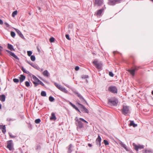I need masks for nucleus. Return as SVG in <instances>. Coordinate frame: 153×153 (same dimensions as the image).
<instances>
[{"mask_svg": "<svg viewBox=\"0 0 153 153\" xmlns=\"http://www.w3.org/2000/svg\"><path fill=\"white\" fill-rule=\"evenodd\" d=\"M75 120L77 122V123H76V124L77 126V129L78 130L79 129H80L83 127V124L81 121L87 124L88 123V122L83 119L81 118L78 119L77 117H75Z\"/></svg>", "mask_w": 153, "mask_h": 153, "instance_id": "f257e3e1", "label": "nucleus"}, {"mask_svg": "<svg viewBox=\"0 0 153 153\" xmlns=\"http://www.w3.org/2000/svg\"><path fill=\"white\" fill-rule=\"evenodd\" d=\"M118 102V100L116 98H112L108 100V103L111 105L117 106Z\"/></svg>", "mask_w": 153, "mask_h": 153, "instance_id": "f03ea898", "label": "nucleus"}, {"mask_svg": "<svg viewBox=\"0 0 153 153\" xmlns=\"http://www.w3.org/2000/svg\"><path fill=\"white\" fill-rule=\"evenodd\" d=\"M54 85L58 89L62 92L66 93H68V91L66 90V89L65 88L62 87L59 84L55 82L54 83Z\"/></svg>", "mask_w": 153, "mask_h": 153, "instance_id": "7ed1b4c3", "label": "nucleus"}, {"mask_svg": "<svg viewBox=\"0 0 153 153\" xmlns=\"http://www.w3.org/2000/svg\"><path fill=\"white\" fill-rule=\"evenodd\" d=\"M93 63L97 69H102V65L101 62H99L97 61L94 60L93 62Z\"/></svg>", "mask_w": 153, "mask_h": 153, "instance_id": "20e7f679", "label": "nucleus"}, {"mask_svg": "<svg viewBox=\"0 0 153 153\" xmlns=\"http://www.w3.org/2000/svg\"><path fill=\"white\" fill-rule=\"evenodd\" d=\"M103 0H94V5L95 6H100L103 4Z\"/></svg>", "mask_w": 153, "mask_h": 153, "instance_id": "39448f33", "label": "nucleus"}, {"mask_svg": "<svg viewBox=\"0 0 153 153\" xmlns=\"http://www.w3.org/2000/svg\"><path fill=\"white\" fill-rule=\"evenodd\" d=\"M129 111V107L126 106H123L122 110V113L124 115H126L128 113Z\"/></svg>", "mask_w": 153, "mask_h": 153, "instance_id": "423d86ee", "label": "nucleus"}, {"mask_svg": "<svg viewBox=\"0 0 153 153\" xmlns=\"http://www.w3.org/2000/svg\"><path fill=\"white\" fill-rule=\"evenodd\" d=\"M77 104L80 106V108L81 109V111L83 113H88V110L82 105L79 102H77Z\"/></svg>", "mask_w": 153, "mask_h": 153, "instance_id": "0eeeda50", "label": "nucleus"}, {"mask_svg": "<svg viewBox=\"0 0 153 153\" xmlns=\"http://www.w3.org/2000/svg\"><path fill=\"white\" fill-rule=\"evenodd\" d=\"M75 94L77 95V96L79 97V98L80 101L82 103H86L87 104V103L86 101H85V99L82 96V95L79 94V93L77 92H75Z\"/></svg>", "mask_w": 153, "mask_h": 153, "instance_id": "6e6552de", "label": "nucleus"}, {"mask_svg": "<svg viewBox=\"0 0 153 153\" xmlns=\"http://www.w3.org/2000/svg\"><path fill=\"white\" fill-rule=\"evenodd\" d=\"M7 148L10 151H12L13 149V143L12 140H10L7 142Z\"/></svg>", "mask_w": 153, "mask_h": 153, "instance_id": "1a4fd4ad", "label": "nucleus"}, {"mask_svg": "<svg viewBox=\"0 0 153 153\" xmlns=\"http://www.w3.org/2000/svg\"><path fill=\"white\" fill-rule=\"evenodd\" d=\"M121 0H109L108 2V4L111 5H113L117 3L120 2Z\"/></svg>", "mask_w": 153, "mask_h": 153, "instance_id": "9d476101", "label": "nucleus"}, {"mask_svg": "<svg viewBox=\"0 0 153 153\" xmlns=\"http://www.w3.org/2000/svg\"><path fill=\"white\" fill-rule=\"evenodd\" d=\"M133 145L134 147V149L136 151H138L139 149H141L144 148V146L142 145H137L134 143H133Z\"/></svg>", "mask_w": 153, "mask_h": 153, "instance_id": "9b49d317", "label": "nucleus"}, {"mask_svg": "<svg viewBox=\"0 0 153 153\" xmlns=\"http://www.w3.org/2000/svg\"><path fill=\"white\" fill-rule=\"evenodd\" d=\"M108 90L109 91L114 93H117V90L116 87L115 86H110L109 87Z\"/></svg>", "mask_w": 153, "mask_h": 153, "instance_id": "f8f14e48", "label": "nucleus"}, {"mask_svg": "<svg viewBox=\"0 0 153 153\" xmlns=\"http://www.w3.org/2000/svg\"><path fill=\"white\" fill-rule=\"evenodd\" d=\"M139 68V67H135L134 69H128L127 71L129 72L130 74L133 76H134L135 72Z\"/></svg>", "mask_w": 153, "mask_h": 153, "instance_id": "ddd939ff", "label": "nucleus"}, {"mask_svg": "<svg viewBox=\"0 0 153 153\" xmlns=\"http://www.w3.org/2000/svg\"><path fill=\"white\" fill-rule=\"evenodd\" d=\"M101 138L99 135H98L97 138L96 139V142L97 145L99 147H100L101 146Z\"/></svg>", "mask_w": 153, "mask_h": 153, "instance_id": "4468645a", "label": "nucleus"}, {"mask_svg": "<svg viewBox=\"0 0 153 153\" xmlns=\"http://www.w3.org/2000/svg\"><path fill=\"white\" fill-rule=\"evenodd\" d=\"M27 62L35 68L37 70H39V69H40V68L37 65L34 64L33 63L31 62H30L27 61Z\"/></svg>", "mask_w": 153, "mask_h": 153, "instance_id": "2eb2a0df", "label": "nucleus"}, {"mask_svg": "<svg viewBox=\"0 0 153 153\" xmlns=\"http://www.w3.org/2000/svg\"><path fill=\"white\" fill-rule=\"evenodd\" d=\"M14 29L20 37L23 39H25L24 36L19 30L16 28H14Z\"/></svg>", "mask_w": 153, "mask_h": 153, "instance_id": "dca6fc26", "label": "nucleus"}, {"mask_svg": "<svg viewBox=\"0 0 153 153\" xmlns=\"http://www.w3.org/2000/svg\"><path fill=\"white\" fill-rule=\"evenodd\" d=\"M104 9H101L100 10H98L97 13H96V15L98 17H100Z\"/></svg>", "mask_w": 153, "mask_h": 153, "instance_id": "f3484780", "label": "nucleus"}, {"mask_svg": "<svg viewBox=\"0 0 153 153\" xmlns=\"http://www.w3.org/2000/svg\"><path fill=\"white\" fill-rule=\"evenodd\" d=\"M25 76L23 75H21L19 77V81L20 83L23 82L25 79Z\"/></svg>", "mask_w": 153, "mask_h": 153, "instance_id": "a211bd4d", "label": "nucleus"}, {"mask_svg": "<svg viewBox=\"0 0 153 153\" xmlns=\"http://www.w3.org/2000/svg\"><path fill=\"white\" fill-rule=\"evenodd\" d=\"M43 74L45 76L48 77L50 76V74L47 70H45L43 72Z\"/></svg>", "mask_w": 153, "mask_h": 153, "instance_id": "6ab92c4d", "label": "nucleus"}, {"mask_svg": "<svg viewBox=\"0 0 153 153\" xmlns=\"http://www.w3.org/2000/svg\"><path fill=\"white\" fill-rule=\"evenodd\" d=\"M69 104L71 105L78 112L81 113L80 110L74 104H73L72 102H69Z\"/></svg>", "mask_w": 153, "mask_h": 153, "instance_id": "aec40b11", "label": "nucleus"}, {"mask_svg": "<svg viewBox=\"0 0 153 153\" xmlns=\"http://www.w3.org/2000/svg\"><path fill=\"white\" fill-rule=\"evenodd\" d=\"M0 129H2V132L4 134L6 132V127L5 125H0Z\"/></svg>", "mask_w": 153, "mask_h": 153, "instance_id": "412c9836", "label": "nucleus"}, {"mask_svg": "<svg viewBox=\"0 0 153 153\" xmlns=\"http://www.w3.org/2000/svg\"><path fill=\"white\" fill-rule=\"evenodd\" d=\"M50 119L52 120H55L56 119V118L55 114L53 113H51V116L50 117Z\"/></svg>", "mask_w": 153, "mask_h": 153, "instance_id": "4be33fe9", "label": "nucleus"}, {"mask_svg": "<svg viewBox=\"0 0 153 153\" xmlns=\"http://www.w3.org/2000/svg\"><path fill=\"white\" fill-rule=\"evenodd\" d=\"M5 100V96L4 95H0V100L2 102H4Z\"/></svg>", "mask_w": 153, "mask_h": 153, "instance_id": "5701e85b", "label": "nucleus"}, {"mask_svg": "<svg viewBox=\"0 0 153 153\" xmlns=\"http://www.w3.org/2000/svg\"><path fill=\"white\" fill-rule=\"evenodd\" d=\"M8 48L11 51H15V50L13 48V46L10 44H8Z\"/></svg>", "mask_w": 153, "mask_h": 153, "instance_id": "b1692460", "label": "nucleus"}, {"mask_svg": "<svg viewBox=\"0 0 153 153\" xmlns=\"http://www.w3.org/2000/svg\"><path fill=\"white\" fill-rule=\"evenodd\" d=\"M130 126H133L134 127H135L137 126V125L134 123L133 121H131L130 123L129 124Z\"/></svg>", "mask_w": 153, "mask_h": 153, "instance_id": "393cba45", "label": "nucleus"}, {"mask_svg": "<svg viewBox=\"0 0 153 153\" xmlns=\"http://www.w3.org/2000/svg\"><path fill=\"white\" fill-rule=\"evenodd\" d=\"M10 55L13 56V57H14L16 59H18V60L19 59V58L14 53H13L12 52L10 54Z\"/></svg>", "mask_w": 153, "mask_h": 153, "instance_id": "a878e982", "label": "nucleus"}, {"mask_svg": "<svg viewBox=\"0 0 153 153\" xmlns=\"http://www.w3.org/2000/svg\"><path fill=\"white\" fill-rule=\"evenodd\" d=\"M10 55L13 56V57H14L16 59H18V60L19 59V58L14 53H13L12 52L10 54Z\"/></svg>", "mask_w": 153, "mask_h": 153, "instance_id": "bb28decb", "label": "nucleus"}, {"mask_svg": "<svg viewBox=\"0 0 153 153\" xmlns=\"http://www.w3.org/2000/svg\"><path fill=\"white\" fill-rule=\"evenodd\" d=\"M21 70L23 71V72L25 73H26L27 74H28L29 73V71L26 70L23 67H22L21 68Z\"/></svg>", "mask_w": 153, "mask_h": 153, "instance_id": "cd10ccee", "label": "nucleus"}, {"mask_svg": "<svg viewBox=\"0 0 153 153\" xmlns=\"http://www.w3.org/2000/svg\"><path fill=\"white\" fill-rule=\"evenodd\" d=\"M32 77L33 79L34 80V81H36V82H38V81L39 80V79L34 75H32Z\"/></svg>", "mask_w": 153, "mask_h": 153, "instance_id": "c85d7f7f", "label": "nucleus"}, {"mask_svg": "<svg viewBox=\"0 0 153 153\" xmlns=\"http://www.w3.org/2000/svg\"><path fill=\"white\" fill-rule=\"evenodd\" d=\"M72 147V145L71 144H70L68 148V153H71L72 152V150L71 149V148Z\"/></svg>", "mask_w": 153, "mask_h": 153, "instance_id": "c756f323", "label": "nucleus"}, {"mask_svg": "<svg viewBox=\"0 0 153 153\" xmlns=\"http://www.w3.org/2000/svg\"><path fill=\"white\" fill-rule=\"evenodd\" d=\"M143 152L144 153H150L152 152L151 150H148L147 149H145L143 150Z\"/></svg>", "mask_w": 153, "mask_h": 153, "instance_id": "7c9ffc66", "label": "nucleus"}, {"mask_svg": "<svg viewBox=\"0 0 153 153\" xmlns=\"http://www.w3.org/2000/svg\"><path fill=\"white\" fill-rule=\"evenodd\" d=\"M41 95L43 97H45L46 96V94L45 91H42L41 94Z\"/></svg>", "mask_w": 153, "mask_h": 153, "instance_id": "2f4dec72", "label": "nucleus"}, {"mask_svg": "<svg viewBox=\"0 0 153 153\" xmlns=\"http://www.w3.org/2000/svg\"><path fill=\"white\" fill-rule=\"evenodd\" d=\"M30 59L32 61H35L36 59V58L35 56L34 55L31 56L30 57Z\"/></svg>", "mask_w": 153, "mask_h": 153, "instance_id": "473e14b6", "label": "nucleus"}, {"mask_svg": "<svg viewBox=\"0 0 153 153\" xmlns=\"http://www.w3.org/2000/svg\"><path fill=\"white\" fill-rule=\"evenodd\" d=\"M17 10L14 11L12 13V16L13 17H14L17 14Z\"/></svg>", "mask_w": 153, "mask_h": 153, "instance_id": "72a5a7b5", "label": "nucleus"}, {"mask_svg": "<svg viewBox=\"0 0 153 153\" xmlns=\"http://www.w3.org/2000/svg\"><path fill=\"white\" fill-rule=\"evenodd\" d=\"M40 122H41V120L40 119H36L35 121V123L36 124H38V123H39Z\"/></svg>", "mask_w": 153, "mask_h": 153, "instance_id": "f704fd0d", "label": "nucleus"}, {"mask_svg": "<svg viewBox=\"0 0 153 153\" xmlns=\"http://www.w3.org/2000/svg\"><path fill=\"white\" fill-rule=\"evenodd\" d=\"M10 34L11 36L13 38H14L15 37L16 35L15 33L13 31L11 32Z\"/></svg>", "mask_w": 153, "mask_h": 153, "instance_id": "c9c22d12", "label": "nucleus"}, {"mask_svg": "<svg viewBox=\"0 0 153 153\" xmlns=\"http://www.w3.org/2000/svg\"><path fill=\"white\" fill-rule=\"evenodd\" d=\"M49 100L50 101L53 102L54 100V99L53 97H52V96H50L49 97Z\"/></svg>", "mask_w": 153, "mask_h": 153, "instance_id": "e433bc0d", "label": "nucleus"}, {"mask_svg": "<svg viewBox=\"0 0 153 153\" xmlns=\"http://www.w3.org/2000/svg\"><path fill=\"white\" fill-rule=\"evenodd\" d=\"M13 81L15 83H18L19 82V79L16 78H14L13 79Z\"/></svg>", "mask_w": 153, "mask_h": 153, "instance_id": "4c0bfd02", "label": "nucleus"}, {"mask_svg": "<svg viewBox=\"0 0 153 153\" xmlns=\"http://www.w3.org/2000/svg\"><path fill=\"white\" fill-rule=\"evenodd\" d=\"M103 142L105 145H107L109 144L108 141L106 140H103Z\"/></svg>", "mask_w": 153, "mask_h": 153, "instance_id": "58836bf2", "label": "nucleus"}, {"mask_svg": "<svg viewBox=\"0 0 153 153\" xmlns=\"http://www.w3.org/2000/svg\"><path fill=\"white\" fill-rule=\"evenodd\" d=\"M123 147L127 151H129V150L127 148L126 146L124 144H123Z\"/></svg>", "mask_w": 153, "mask_h": 153, "instance_id": "ea45409f", "label": "nucleus"}, {"mask_svg": "<svg viewBox=\"0 0 153 153\" xmlns=\"http://www.w3.org/2000/svg\"><path fill=\"white\" fill-rule=\"evenodd\" d=\"M27 55L29 56H31V54H32V52L31 51H28L27 52Z\"/></svg>", "mask_w": 153, "mask_h": 153, "instance_id": "a19ab883", "label": "nucleus"}, {"mask_svg": "<svg viewBox=\"0 0 153 153\" xmlns=\"http://www.w3.org/2000/svg\"><path fill=\"white\" fill-rule=\"evenodd\" d=\"M54 40L55 39L53 37L51 38L50 39V41L51 42H54Z\"/></svg>", "mask_w": 153, "mask_h": 153, "instance_id": "79ce46f5", "label": "nucleus"}, {"mask_svg": "<svg viewBox=\"0 0 153 153\" xmlns=\"http://www.w3.org/2000/svg\"><path fill=\"white\" fill-rule=\"evenodd\" d=\"M88 78V76L86 75H83L82 76V78L83 79H87Z\"/></svg>", "mask_w": 153, "mask_h": 153, "instance_id": "37998d69", "label": "nucleus"}, {"mask_svg": "<svg viewBox=\"0 0 153 153\" xmlns=\"http://www.w3.org/2000/svg\"><path fill=\"white\" fill-rule=\"evenodd\" d=\"M25 85L27 87H29L30 86V83L28 81L25 82Z\"/></svg>", "mask_w": 153, "mask_h": 153, "instance_id": "c03bdc74", "label": "nucleus"}, {"mask_svg": "<svg viewBox=\"0 0 153 153\" xmlns=\"http://www.w3.org/2000/svg\"><path fill=\"white\" fill-rule=\"evenodd\" d=\"M33 82L35 86H37L39 84V82H37L33 81Z\"/></svg>", "mask_w": 153, "mask_h": 153, "instance_id": "a18cd8bd", "label": "nucleus"}, {"mask_svg": "<svg viewBox=\"0 0 153 153\" xmlns=\"http://www.w3.org/2000/svg\"><path fill=\"white\" fill-rule=\"evenodd\" d=\"M38 82H39V84H41L42 85V86H44V84L41 81H40V80H39Z\"/></svg>", "mask_w": 153, "mask_h": 153, "instance_id": "49530a36", "label": "nucleus"}, {"mask_svg": "<svg viewBox=\"0 0 153 153\" xmlns=\"http://www.w3.org/2000/svg\"><path fill=\"white\" fill-rule=\"evenodd\" d=\"M65 37H66V38L67 39H68V40H70V39L69 38V36L68 34H66L65 35Z\"/></svg>", "mask_w": 153, "mask_h": 153, "instance_id": "de8ad7c7", "label": "nucleus"}, {"mask_svg": "<svg viewBox=\"0 0 153 153\" xmlns=\"http://www.w3.org/2000/svg\"><path fill=\"white\" fill-rule=\"evenodd\" d=\"M109 74L110 76L111 77H113L114 76V74H113V73H112V72H109Z\"/></svg>", "mask_w": 153, "mask_h": 153, "instance_id": "09e8293b", "label": "nucleus"}, {"mask_svg": "<svg viewBox=\"0 0 153 153\" xmlns=\"http://www.w3.org/2000/svg\"><path fill=\"white\" fill-rule=\"evenodd\" d=\"M79 69V67L78 66H76L75 68V69L76 71H78Z\"/></svg>", "mask_w": 153, "mask_h": 153, "instance_id": "8fccbe9b", "label": "nucleus"}, {"mask_svg": "<svg viewBox=\"0 0 153 153\" xmlns=\"http://www.w3.org/2000/svg\"><path fill=\"white\" fill-rule=\"evenodd\" d=\"M9 135H10V137L11 138H14V137H16V136H14L12 135H11V134L10 133H9Z\"/></svg>", "mask_w": 153, "mask_h": 153, "instance_id": "3c124183", "label": "nucleus"}, {"mask_svg": "<svg viewBox=\"0 0 153 153\" xmlns=\"http://www.w3.org/2000/svg\"><path fill=\"white\" fill-rule=\"evenodd\" d=\"M4 25L7 27H9V25L7 22H5L4 23Z\"/></svg>", "mask_w": 153, "mask_h": 153, "instance_id": "603ef678", "label": "nucleus"}, {"mask_svg": "<svg viewBox=\"0 0 153 153\" xmlns=\"http://www.w3.org/2000/svg\"><path fill=\"white\" fill-rule=\"evenodd\" d=\"M3 48L1 46H0V54H1V52L2 51V49Z\"/></svg>", "mask_w": 153, "mask_h": 153, "instance_id": "864d4df0", "label": "nucleus"}, {"mask_svg": "<svg viewBox=\"0 0 153 153\" xmlns=\"http://www.w3.org/2000/svg\"><path fill=\"white\" fill-rule=\"evenodd\" d=\"M3 23V21L0 19V24L2 25Z\"/></svg>", "mask_w": 153, "mask_h": 153, "instance_id": "5fc2aeb1", "label": "nucleus"}, {"mask_svg": "<svg viewBox=\"0 0 153 153\" xmlns=\"http://www.w3.org/2000/svg\"><path fill=\"white\" fill-rule=\"evenodd\" d=\"M6 51L8 52V53L10 55L11 53L12 52L11 51H10L8 50H6Z\"/></svg>", "mask_w": 153, "mask_h": 153, "instance_id": "6e6d98bb", "label": "nucleus"}, {"mask_svg": "<svg viewBox=\"0 0 153 153\" xmlns=\"http://www.w3.org/2000/svg\"><path fill=\"white\" fill-rule=\"evenodd\" d=\"M63 84H64V85L65 86H66V87H68V88H70V87H69V86L68 85H67V84H65V83H63Z\"/></svg>", "mask_w": 153, "mask_h": 153, "instance_id": "4d7b16f0", "label": "nucleus"}, {"mask_svg": "<svg viewBox=\"0 0 153 153\" xmlns=\"http://www.w3.org/2000/svg\"><path fill=\"white\" fill-rule=\"evenodd\" d=\"M7 120L8 121H10L11 120H12L13 121V120H12V119H10V118H8Z\"/></svg>", "mask_w": 153, "mask_h": 153, "instance_id": "13d9d810", "label": "nucleus"}, {"mask_svg": "<svg viewBox=\"0 0 153 153\" xmlns=\"http://www.w3.org/2000/svg\"><path fill=\"white\" fill-rule=\"evenodd\" d=\"M39 71H42L43 69V68H40L39 69V70H38Z\"/></svg>", "mask_w": 153, "mask_h": 153, "instance_id": "bf43d9fd", "label": "nucleus"}, {"mask_svg": "<svg viewBox=\"0 0 153 153\" xmlns=\"http://www.w3.org/2000/svg\"><path fill=\"white\" fill-rule=\"evenodd\" d=\"M88 146H89L90 147H91L92 146V145L90 143L88 144Z\"/></svg>", "mask_w": 153, "mask_h": 153, "instance_id": "052dcab7", "label": "nucleus"}, {"mask_svg": "<svg viewBox=\"0 0 153 153\" xmlns=\"http://www.w3.org/2000/svg\"><path fill=\"white\" fill-rule=\"evenodd\" d=\"M38 8L39 10H41V8L39 7H38Z\"/></svg>", "mask_w": 153, "mask_h": 153, "instance_id": "680f3d73", "label": "nucleus"}, {"mask_svg": "<svg viewBox=\"0 0 153 153\" xmlns=\"http://www.w3.org/2000/svg\"><path fill=\"white\" fill-rule=\"evenodd\" d=\"M1 104L0 103V109H1Z\"/></svg>", "mask_w": 153, "mask_h": 153, "instance_id": "e2e57ef3", "label": "nucleus"}, {"mask_svg": "<svg viewBox=\"0 0 153 153\" xmlns=\"http://www.w3.org/2000/svg\"><path fill=\"white\" fill-rule=\"evenodd\" d=\"M152 94L153 95V91H152Z\"/></svg>", "mask_w": 153, "mask_h": 153, "instance_id": "0e129e2a", "label": "nucleus"}, {"mask_svg": "<svg viewBox=\"0 0 153 153\" xmlns=\"http://www.w3.org/2000/svg\"><path fill=\"white\" fill-rule=\"evenodd\" d=\"M86 81H87V80H86Z\"/></svg>", "mask_w": 153, "mask_h": 153, "instance_id": "69168bd1", "label": "nucleus"}, {"mask_svg": "<svg viewBox=\"0 0 153 153\" xmlns=\"http://www.w3.org/2000/svg\"><path fill=\"white\" fill-rule=\"evenodd\" d=\"M49 153H51V152H49Z\"/></svg>", "mask_w": 153, "mask_h": 153, "instance_id": "338daca9", "label": "nucleus"}]
</instances>
